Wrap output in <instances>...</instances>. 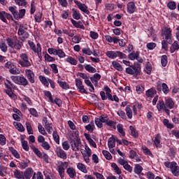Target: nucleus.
<instances>
[{"label":"nucleus","mask_w":179,"mask_h":179,"mask_svg":"<svg viewBox=\"0 0 179 179\" xmlns=\"http://www.w3.org/2000/svg\"><path fill=\"white\" fill-rule=\"evenodd\" d=\"M162 37H164L165 40L168 41L169 44L173 43V30L169 27H165L162 29Z\"/></svg>","instance_id":"39448f33"},{"label":"nucleus","mask_w":179,"mask_h":179,"mask_svg":"<svg viewBox=\"0 0 179 179\" xmlns=\"http://www.w3.org/2000/svg\"><path fill=\"white\" fill-rule=\"evenodd\" d=\"M145 72L147 75H150V73H152V64L149 62L145 64Z\"/></svg>","instance_id":"3c124183"},{"label":"nucleus","mask_w":179,"mask_h":179,"mask_svg":"<svg viewBox=\"0 0 179 179\" xmlns=\"http://www.w3.org/2000/svg\"><path fill=\"white\" fill-rule=\"evenodd\" d=\"M129 129L131 131V135L133 136V138H138L139 133L134 126H129Z\"/></svg>","instance_id":"c9c22d12"},{"label":"nucleus","mask_w":179,"mask_h":179,"mask_svg":"<svg viewBox=\"0 0 179 179\" xmlns=\"http://www.w3.org/2000/svg\"><path fill=\"white\" fill-rule=\"evenodd\" d=\"M112 64L113 68H115V69H117V71H119V72H122V71L124 70L122 66H121V64L117 62H113Z\"/></svg>","instance_id":"37998d69"},{"label":"nucleus","mask_w":179,"mask_h":179,"mask_svg":"<svg viewBox=\"0 0 179 179\" xmlns=\"http://www.w3.org/2000/svg\"><path fill=\"white\" fill-rule=\"evenodd\" d=\"M165 106L167 108H169V110L174 108V101H173V99L171 98L166 99Z\"/></svg>","instance_id":"412c9836"},{"label":"nucleus","mask_w":179,"mask_h":179,"mask_svg":"<svg viewBox=\"0 0 179 179\" xmlns=\"http://www.w3.org/2000/svg\"><path fill=\"white\" fill-rule=\"evenodd\" d=\"M127 13H129V15L135 13V10H136V6L135 5V3L133 1L129 2L127 5Z\"/></svg>","instance_id":"dca6fc26"},{"label":"nucleus","mask_w":179,"mask_h":179,"mask_svg":"<svg viewBox=\"0 0 179 179\" xmlns=\"http://www.w3.org/2000/svg\"><path fill=\"white\" fill-rule=\"evenodd\" d=\"M162 124L166 127L168 129H173L174 128V125L173 123H170L169 119H164L162 121Z\"/></svg>","instance_id":"473e14b6"},{"label":"nucleus","mask_w":179,"mask_h":179,"mask_svg":"<svg viewBox=\"0 0 179 179\" xmlns=\"http://www.w3.org/2000/svg\"><path fill=\"white\" fill-rule=\"evenodd\" d=\"M57 83L59 86L62 87V89H64V90H68V89H69V84L65 81L58 80Z\"/></svg>","instance_id":"f704fd0d"},{"label":"nucleus","mask_w":179,"mask_h":179,"mask_svg":"<svg viewBox=\"0 0 179 179\" xmlns=\"http://www.w3.org/2000/svg\"><path fill=\"white\" fill-rule=\"evenodd\" d=\"M82 52L85 55H92L93 52L89 48H84L82 49Z\"/></svg>","instance_id":"338daca9"},{"label":"nucleus","mask_w":179,"mask_h":179,"mask_svg":"<svg viewBox=\"0 0 179 179\" xmlns=\"http://www.w3.org/2000/svg\"><path fill=\"white\" fill-rule=\"evenodd\" d=\"M56 155L57 157L63 159V160H66V159H68V155H66V152L64 150H62L61 147H58L56 149Z\"/></svg>","instance_id":"4468645a"},{"label":"nucleus","mask_w":179,"mask_h":179,"mask_svg":"<svg viewBox=\"0 0 179 179\" xmlns=\"http://www.w3.org/2000/svg\"><path fill=\"white\" fill-rule=\"evenodd\" d=\"M23 25H20L19 29H18V31H17V34L18 36H23L22 38H29V32H27L24 31V29H23Z\"/></svg>","instance_id":"aec40b11"},{"label":"nucleus","mask_w":179,"mask_h":179,"mask_svg":"<svg viewBox=\"0 0 179 179\" xmlns=\"http://www.w3.org/2000/svg\"><path fill=\"white\" fill-rule=\"evenodd\" d=\"M71 22L73 26H74V27H76V29H82V30H85V25H83L82 21L77 22L76 20L71 19Z\"/></svg>","instance_id":"6ab92c4d"},{"label":"nucleus","mask_w":179,"mask_h":179,"mask_svg":"<svg viewBox=\"0 0 179 179\" xmlns=\"http://www.w3.org/2000/svg\"><path fill=\"white\" fill-rule=\"evenodd\" d=\"M162 50H164V51L169 50V41L166 39L162 41Z\"/></svg>","instance_id":"13d9d810"},{"label":"nucleus","mask_w":179,"mask_h":179,"mask_svg":"<svg viewBox=\"0 0 179 179\" xmlns=\"http://www.w3.org/2000/svg\"><path fill=\"white\" fill-rule=\"evenodd\" d=\"M68 167V162H61V165L57 166V171L59 173V176L62 179H64L65 177V169Z\"/></svg>","instance_id":"9d476101"},{"label":"nucleus","mask_w":179,"mask_h":179,"mask_svg":"<svg viewBox=\"0 0 179 179\" xmlns=\"http://www.w3.org/2000/svg\"><path fill=\"white\" fill-rule=\"evenodd\" d=\"M25 75L29 83H36V75L31 69H26Z\"/></svg>","instance_id":"9b49d317"},{"label":"nucleus","mask_w":179,"mask_h":179,"mask_svg":"<svg viewBox=\"0 0 179 179\" xmlns=\"http://www.w3.org/2000/svg\"><path fill=\"white\" fill-rule=\"evenodd\" d=\"M14 2H15L16 5L18 6L26 8L27 6V1L26 0H14Z\"/></svg>","instance_id":"a18cd8bd"},{"label":"nucleus","mask_w":179,"mask_h":179,"mask_svg":"<svg viewBox=\"0 0 179 179\" xmlns=\"http://www.w3.org/2000/svg\"><path fill=\"white\" fill-rule=\"evenodd\" d=\"M34 20L36 23H41V21L44 20V18H43V13L36 12L34 15Z\"/></svg>","instance_id":"c85d7f7f"},{"label":"nucleus","mask_w":179,"mask_h":179,"mask_svg":"<svg viewBox=\"0 0 179 179\" xmlns=\"http://www.w3.org/2000/svg\"><path fill=\"white\" fill-rule=\"evenodd\" d=\"M28 44L29 45L31 50H32V51H34V52H37V48H36V44H34V42H33L31 41H29Z\"/></svg>","instance_id":"774afa93"},{"label":"nucleus","mask_w":179,"mask_h":179,"mask_svg":"<svg viewBox=\"0 0 179 179\" xmlns=\"http://www.w3.org/2000/svg\"><path fill=\"white\" fill-rule=\"evenodd\" d=\"M106 55L110 59H115V58H119V59H127V58H128L126 54L120 51L109 50L106 52Z\"/></svg>","instance_id":"20e7f679"},{"label":"nucleus","mask_w":179,"mask_h":179,"mask_svg":"<svg viewBox=\"0 0 179 179\" xmlns=\"http://www.w3.org/2000/svg\"><path fill=\"white\" fill-rule=\"evenodd\" d=\"M108 146L109 149H113V148H115V138L114 137H110L108 139Z\"/></svg>","instance_id":"ea45409f"},{"label":"nucleus","mask_w":179,"mask_h":179,"mask_svg":"<svg viewBox=\"0 0 179 179\" xmlns=\"http://www.w3.org/2000/svg\"><path fill=\"white\" fill-rule=\"evenodd\" d=\"M102 154L103 155L104 157L106 159V160H111V159H113V156H111V154L110 153V152L103 150L102 151Z\"/></svg>","instance_id":"5fc2aeb1"},{"label":"nucleus","mask_w":179,"mask_h":179,"mask_svg":"<svg viewBox=\"0 0 179 179\" xmlns=\"http://www.w3.org/2000/svg\"><path fill=\"white\" fill-rule=\"evenodd\" d=\"M9 150L11 152L13 156H14L15 159H20V155L13 147H10Z\"/></svg>","instance_id":"a19ab883"},{"label":"nucleus","mask_w":179,"mask_h":179,"mask_svg":"<svg viewBox=\"0 0 179 179\" xmlns=\"http://www.w3.org/2000/svg\"><path fill=\"white\" fill-rule=\"evenodd\" d=\"M74 3L76 5H77L78 9L81 10V12H83L84 13H86V15H90V11L88 9L87 6L85 3H82L80 1H78L76 0L74 1Z\"/></svg>","instance_id":"f8f14e48"},{"label":"nucleus","mask_w":179,"mask_h":179,"mask_svg":"<svg viewBox=\"0 0 179 179\" xmlns=\"http://www.w3.org/2000/svg\"><path fill=\"white\" fill-rule=\"evenodd\" d=\"M166 108V102H164L163 99L158 101V103H157V108L158 111H162V110H164Z\"/></svg>","instance_id":"a878e982"},{"label":"nucleus","mask_w":179,"mask_h":179,"mask_svg":"<svg viewBox=\"0 0 179 179\" xmlns=\"http://www.w3.org/2000/svg\"><path fill=\"white\" fill-rule=\"evenodd\" d=\"M77 167H78V170H80L83 173H85V174H86L87 173V169H86V166H85V165L83 164L79 163L77 165Z\"/></svg>","instance_id":"4d7b16f0"},{"label":"nucleus","mask_w":179,"mask_h":179,"mask_svg":"<svg viewBox=\"0 0 179 179\" xmlns=\"http://www.w3.org/2000/svg\"><path fill=\"white\" fill-rule=\"evenodd\" d=\"M22 149H24L25 152H29V143H27V141H22Z\"/></svg>","instance_id":"69168bd1"},{"label":"nucleus","mask_w":179,"mask_h":179,"mask_svg":"<svg viewBox=\"0 0 179 179\" xmlns=\"http://www.w3.org/2000/svg\"><path fill=\"white\" fill-rule=\"evenodd\" d=\"M56 55H57L59 58H65V57H66V55L64 52L62 51V49L57 50Z\"/></svg>","instance_id":"0e129e2a"},{"label":"nucleus","mask_w":179,"mask_h":179,"mask_svg":"<svg viewBox=\"0 0 179 179\" xmlns=\"http://www.w3.org/2000/svg\"><path fill=\"white\" fill-rule=\"evenodd\" d=\"M38 129L40 134H41V135H44V136H47V132L45 131V129L40 123H38Z\"/></svg>","instance_id":"052dcab7"},{"label":"nucleus","mask_w":179,"mask_h":179,"mask_svg":"<svg viewBox=\"0 0 179 179\" xmlns=\"http://www.w3.org/2000/svg\"><path fill=\"white\" fill-rule=\"evenodd\" d=\"M85 128L87 129V131H88V132H93L96 128V126H94V122H90V123L86 125Z\"/></svg>","instance_id":"72a5a7b5"},{"label":"nucleus","mask_w":179,"mask_h":179,"mask_svg":"<svg viewBox=\"0 0 179 179\" xmlns=\"http://www.w3.org/2000/svg\"><path fill=\"white\" fill-rule=\"evenodd\" d=\"M136 92H137L138 94H142L143 92H145V87L143 85H137L136 87Z\"/></svg>","instance_id":"6e6d98bb"},{"label":"nucleus","mask_w":179,"mask_h":179,"mask_svg":"<svg viewBox=\"0 0 179 179\" xmlns=\"http://www.w3.org/2000/svg\"><path fill=\"white\" fill-rule=\"evenodd\" d=\"M36 47H37V52H35V54H38V57L39 59H42L43 58V56H41V45L40 43H37L36 45Z\"/></svg>","instance_id":"e2e57ef3"},{"label":"nucleus","mask_w":179,"mask_h":179,"mask_svg":"<svg viewBox=\"0 0 179 179\" xmlns=\"http://www.w3.org/2000/svg\"><path fill=\"white\" fill-rule=\"evenodd\" d=\"M6 41L7 42L8 47L14 48V50H17V51L22 50V47H23V42L17 39V37H15V39L9 37L6 38Z\"/></svg>","instance_id":"f03ea898"},{"label":"nucleus","mask_w":179,"mask_h":179,"mask_svg":"<svg viewBox=\"0 0 179 179\" xmlns=\"http://www.w3.org/2000/svg\"><path fill=\"white\" fill-rule=\"evenodd\" d=\"M6 82L4 83V86H6L8 90H16V85L15 84L12 83L9 80H6Z\"/></svg>","instance_id":"bb28decb"},{"label":"nucleus","mask_w":179,"mask_h":179,"mask_svg":"<svg viewBox=\"0 0 179 179\" xmlns=\"http://www.w3.org/2000/svg\"><path fill=\"white\" fill-rule=\"evenodd\" d=\"M154 145L156 147L157 149H162L163 145H162V135L160 134H157L155 135L154 138Z\"/></svg>","instance_id":"ddd939ff"},{"label":"nucleus","mask_w":179,"mask_h":179,"mask_svg":"<svg viewBox=\"0 0 179 179\" xmlns=\"http://www.w3.org/2000/svg\"><path fill=\"white\" fill-rule=\"evenodd\" d=\"M29 164H30V160L27 159L22 160L19 163L20 169H22V170H24V169H27V167H29Z\"/></svg>","instance_id":"393cba45"},{"label":"nucleus","mask_w":179,"mask_h":179,"mask_svg":"<svg viewBox=\"0 0 179 179\" xmlns=\"http://www.w3.org/2000/svg\"><path fill=\"white\" fill-rule=\"evenodd\" d=\"M10 78L14 83L19 85L20 86H24V87H26V86H29V80L23 75L12 76Z\"/></svg>","instance_id":"7ed1b4c3"},{"label":"nucleus","mask_w":179,"mask_h":179,"mask_svg":"<svg viewBox=\"0 0 179 179\" xmlns=\"http://www.w3.org/2000/svg\"><path fill=\"white\" fill-rule=\"evenodd\" d=\"M31 149L33 150L34 153H35V155L38 156V157H39L40 159L43 157V153L41 152V151H40V150H38V148L34 147V145H32L31 147Z\"/></svg>","instance_id":"4c0bfd02"},{"label":"nucleus","mask_w":179,"mask_h":179,"mask_svg":"<svg viewBox=\"0 0 179 179\" xmlns=\"http://www.w3.org/2000/svg\"><path fill=\"white\" fill-rule=\"evenodd\" d=\"M66 62H69L71 65H77L78 64V61L71 56L66 59Z\"/></svg>","instance_id":"de8ad7c7"},{"label":"nucleus","mask_w":179,"mask_h":179,"mask_svg":"<svg viewBox=\"0 0 179 179\" xmlns=\"http://www.w3.org/2000/svg\"><path fill=\"white\" fill-rule=\"evenodd\" d=\"M140 55H141V52L133 51L132 52H131L128 55V58H129V59H130V61H135V59H136L137 57H139Z\"/></svg>","instance_id":"4be33fe9"},{"label":"nucleus","mask_w":179,"mask_h":179,"mask_svg":"<svg viewBox=\"0 0 179 179\" xmlns=\"http://www.w3.org/2000/svg\"><path fill=\"white\" fill-rule=\"evenodd\" d=\"M0 20L3 22V23H8V20H6V12L0 11Z\"/></svg>","instance_id":"864d4df0"},{"label":"nucleus","mask_w":179,"mask_h":179,"mask_svg":"<svg viewBox=\"0 0 179 179\" xmlns=\"http://www.w3.org/2000/svg\"><path fill=\"white\" fill-rule=\"evenodd\" d=\"M34 173L33 168H27L24 172V179H31L33 177Z\"/></svg>","instance_id":"f3484780"},{"label":"nucleus","mask_w":179,"mask_h":179,"mask_svg":"<svg viewBox=\"0 0 179 179\" xmlns=\"http://www.w3.org/2000/svg\"><path fill=\"white\" fill-rule=\"evenodd\" d=\"M70 143L72 150H74V152H78V150L82 148V141H80V138H76V140L71 139Z\"/></svg>","instance_id":"1a4fd4ad"},{"label":"nucleus","mask_w":179,"mask_h":179,"mask_svg":"<svg viewBox=\"0 0 179 179\" xmlns=\"http://www.w3.org/2000/svg\"><path fill=\"white\" fill-rule=\"evenodd\" d=\"M14 176L15 178L17 179H24V172L19 170V169H15L14 171Z\"/></svg>","instance_id":"c756f323"},{"label":"nucleus","mask_w":179,"mask_h":179,"mask_svg":"<svg viewBox=\"0 0 179 179\" xmlns=\"http://www.w3.org/2000/svg\"><path fill=\"white\" fill-rule=\"evenodd\" d=\"M39 80H41L43 86H45L46 87H48V86H50V83L48 82V80H47V78L45 77L40 76Z\"/></svg>","instance_id":"79ce46f5"},{"label":"nucleus","mask_w":179,"mask_h":179,"mask_svg":"<svg viewBox=\"0 0 179 179\" xmlns=\"http://www.w3.org/2000/svg\"><path fill=\"white\" fill-rule=\"evenodd\" d=\"M8 10L13 15V17L14 19H15V20L23 19L26 15V9H20L18 11L16 6H9Z\"/></svg>","instance_id":"f257e3e1"},{"label":"nucleus","mask_w":179,"mask_h":179,"mask_svg":"<svg viewBox=\"0 0 179 179\" xmlns=\"http://www.w3.org/2000/svg\"><path fill=\"white\" fill-rule=\"evenodd\" d=\"M11 75H20V69H17L16 66H13L10 70H9Z\"/></svg>","instance_id":"c03bdc74"},{"label":"nucleus","mask_w":179,"mask_h":179,"mask_svg":"<svg viewBox=\"0 0 179 179\" xmlns=\"http://www.w3.org/2000/svg\"><path fill=\"white\" fill-rule=\"evenodd\" d=\"M72 17L74 18L76 20H79L80 19V12L76 8H72Z\"/></svg>","instance_id":"2f4dec72"},{"label":"nucleus","mask_w":179,"mask_h":179,"mask_svg":"<svg viewBox=\"0 0 179 179\" xmlns=\"http://www.w3.org/2000/svg\"><path fill=\"white\" fill-rule=\"evenodd\" d=\"M66 173L71 178H75L76 177V171L73 167H69L66 169Z\"/></svg>","instance_id":"5701e85b"},{"label":"nucleus","mask_w":179,"mask_h":179,"mask_svg":"<svg viewBox=\"0 0 179 179\" xmlns=\"http://www.w3.org/2000/svg\"><path fill=\"white\" fill-rule=\"evenodd\" d=\"M134 171L135 174H138V176H139L142 173V171H143V167H142L141 164H136L134 166Z\"/></svg>","instance_id":"7c9ffc66"},{"label":"nucleus","mask_w":179,"mask_h":179,"mask_svg":"<svg viewBox=\"0 0 179 179\" xmlns=\"http://www.w3.org/2000/svg\"><path fill=\"white\" fill-rule=\"evenodd\" d=\"M179 50V45L178 41H175L170 47V52L171 54H174L175 51H178Z\"/></svg>","instance_id":"b1692460"},{"label":"nucleus","mask_w":179,"mask_h":179,"mask_svg":"<svg viewBox=\"0 0 179 179\" xmlns=\"http://www.w3.org/2000/svg\"><path fill=\"white\" fill-rule=\"evenodd\" d=\"M162 92L164 94H169V93L170 92V89L169 88V85H167V84H166L165 83H162Z\"/></svg>","instance_id":"09e8293b"},{"label":"nucleus","mask_w":179,"mask_h":179,"mask_svg":"<svg viewBox=\"0 0 179 179\" xmlns=\"http://www.w3.org/2000/svg\"><path fill=\"white\" fill-rule=\"evenodd\" d=\"M126 115H127L129 120H132V109L129 106H127L125 108Z\"/></svg>","instance_id":"49530a36"},{"label":"nucleus","mask_w":179,"mask_h":179,"mask_svg":"<svg viewBox=\"0 0 179 179\" xmlns=\"http://www.w3.org/2000/svg\"><path fill=\"white\" fill-rule=\"evenodd\" d=\"M156 94H157V91L154 87H151L145 92V96L147 97H150L151 99H153Z\"/></svg>","instance_id":"a211bd4d"},{"label":"nucleus","mask_w":179,"mask_h":179,"mask_svg":"<svg viewBox=\"0 0 179 179\" xmlns=\"http://www.w3.org/2000/svg\"><path fill=\"white\" fill-rule=\"evenodd\" d=\"M126 73L128 75H133V76H138L141 75V64L131 65L125 69Z\"/></svg>","instance_id":"423d86ee"},{"label":"nucleus","mask_w":179,"mask_h":179,"mask_svg":"<svg viewBox=\"0 0 179 179\" xmlns=\"http://www.w3.org/2000/svg\"><path fill=\"white\" fill-rule=\"evenodd\" d=\"M25 125L28 134L33 135V127H31V124L29 122H26Z\"/></svg>","instance_id":"603ef678"},{"label":"nucleus","mask_w":179,"mask_h":179,"mask_svg":"<svg viewBox=\"0 0 179 179\" xmlns=\"http://www.w3.org/2000/svg\"><path fill=\"white\" fill-rule=\"evenodd\" d=\"M111 167L115 171V173H116V174H118V176L122 174V171H121L120 167H118V165H117V164H115V162L112 163Z\"/></svg>","instance_id":"e433bc0d"},{"label":"nucleus","mask_w":179,"mask_h":179,"mask_svg":"<svg viewBox=\"0 0 179 179\" xmlns=\"http://www.w3.org/2000/svg\"><path fill=\"white\" fill-rule=\"evenodd\" d=\"M171 171L175 177L179 176V166L177 164V162H171Z\"/></svg>","instance_id":"2eb2a0df"},{"label":"nucleus","mask_w":179,"mask_h":179,"mask_svg":"<svg viewBox=\"0 0 179 179\" xmlns=\"http://www.w3.org/2000/svg\"><path fill=\"white\" fill-rule=\"evenodd\" d=\"M84 66H85V71H87L90 73H96V72H97V70L96 69V68L92 66V65L90 64H85Z\"/></svg>","instance_id":"cd10ccee"},{"label":"nucleus","mask_w":179,"mask_h":179,"mask_svg":"<svg viewBox=\"0 0 179 179\" xmlns=\"http://www.w3.org/2000/svg\"><path fill=\"white\" fill-rule=\"evenodd\" d=\"M167 8H169V9L171 10H174L177 8V3L176 1H169L167 3Z\"/></svg>","instance_id":"8fccbe9b"},{"label":"nucleus","mask_w":179,"mask_h":179,"mask_svg":"<svg viewBox=\"0 0 179 179\" xmlns=\"http://www.w3.org/2000/svg\"><path fill=\"white\" fill-rule=\"evenodd\" d=\"M169 63V57L167 55H164L161 57V64L162 66L166 67L167 66V64Z\"/></svg>","instance_id":"58836bf2"},{"label":"nucleus","mask_w":179,"mask_h":179,"mask_svg":"<svg viewBox=\"0 0 179 179\" xmlns=\"http://www.w3.org/2000/svg\"><path fill=\"white\" fill-rule=\"evenodd\" d=\"M21 59L18 61L19 65H20L22 68H29V66H31V63L29 61V56L26 53H22L20 55Z\"/></svg>","instance_id":"0eeeda50"},{"label":"nucleus","mask_w":179,"mask_h":179,"mask_svg":"<svg viewBox=\"0 0 179 179\" xmlns=\"http://www.w3.org/2000/svg\"><path fill=\"white\" fill-rule=\"evenodd\" d=\"M38 142L40 143L41 148H43L45 150H50L51 149V145L48 142L45 141V138L44 136L40 135L37 138Z\"/></svg>","instance_id":"6e6552de"},{"label":"nucleus","mask_w":179,"mask_h":179,"mask_svg":"<svg viewBox=\"0 0 179 179\" xmlns=\"http://www.w3.org/2000/svg\"><path fill=\"white\" fill-rule=\"evenodd\" d=\"M52 136L55 142H56L57 145H59V135H58V133L56 131H53Z\"/></svg>","instance_id":"680f3d73"},{"label":"nucleus","mask_w":179,"mask_h":179,"mask_svg":"<svg viewBox=\"0 0 179 179\" xmlns=\"http://www.w3.org/2000/svg\"><path fill=\"white\" fill-rule=\"evenodd\" d=\"M117 131L122 135V136H125V131H124V127L122 124H117Z\"/></svg>","instance_id":"bf43d9fd"}]
</instances>
